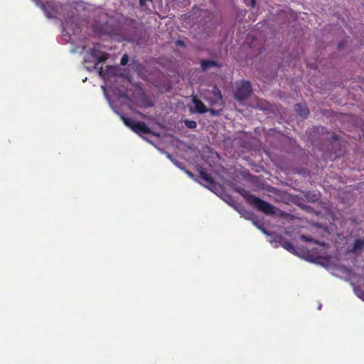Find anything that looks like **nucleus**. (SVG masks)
<instances>
[{"label":"nucleus","mask_w":364,"mask_h":364,"mask_svg":"<svg viewBox=\"0 0 364 364\" xmlns=\"http://www.w3.org/2000/svg\"><path fill=\"white\" fill-rule=\"evenodd\" d=\"M237 191L240 195H242L246 199L247 202L254 208H257L259 210L267 215H272L275 213V208L274 205L252 194H250L249 191L239 188Z\"/></svg>","instance_id":"obj_1"},{"label":"nucleus","mask_w":364,"mask_h":364,"mask_svg":"<svg viewBox=\"0 0 364 364\" xmlns=\"http://www.w3.org/2000/svg\"><path fill=\"white\" fill-rule=\"evenodd\" d=\"M120 117L126 126L139 135L141 134H149L152 133L150 128L144 122H136L134 119L126 117L122 114H120Z\"/></svg>","instance_id":"obj_2"},{"label":"nucleus","mask_w":364,"mask_h":364,"mask_svg":"<svg viewBox=\"0 0 364 364\" xmlns=\"http://www.w3.org/2000/svg\"><path fill=\"white\" fill-rule=\"evenodd\" d=\"M252 86L249 81H242L237 86L235 93V99L238 102H242L250 95L252 93Z\"/></svg>","instance_id":"obj_3"},{"label":"nucleus","mask_w":364,"mask_h":364,"mask_svg":"<svg viewBox=\"0 0 364 364\" xmlns=\"http://www.w3.org/2000/svg\"><path fill=\"white\" fill-rule=\"evenodd\" d=\"M274 240L279 242V245L288 252L294 255H298L296 248L290 242L284 240L282 235H277Z\"/></svg>","instance_id":"obj_4"},{"label":"nucleus","mask_w":364,"mask_h":364,"mask_svg":"<svg viewBox=\"0 0 364 364\" xmlns=\"http://www.w3.org/2000/svg\"><path fill=\"white\" fill-rule=\"evenodd\" d=\"M192 103L194 105V109L191 108L192 112H196L199 114H204L208 112V109L204 105V103L199 100L196 96H193L191 100Z\"/></svg>","instance_id":"obj_5"},{"label":"nucleus","mask_w":364,"mask_h":364,"mask_svg":"<svg viewBox=\"0 0 364 364\" xmlns=\"http://www.w3.org/2000/svg\"><path fill=\"white\" fill-rule=\"evenodd\" d=\"M211 93L213 95V97L210 99H206L210 105H215L222 102V92L216 85L213 86Z\"/></svg>","instance_id":"obj_6"},{"label":"nucleus","mask_w":364,"mask_h":364,"mask_svg":"<svg viewBox=\"0 0 364 364\" xmlns=\"http://www.w3.org/2000/svg\"><path fill=\"white\" fill-rule=\"evenodd\" d=\"M90 54L95 59H96L97 63L105 62L108 58V54L96 48H92L90 50Z\"/></svg>","instance_id":"obj_7"},{"label":"nucleus","mask_w":364,"mask_h":364,"mask_svg":"<svg viewBox=\"0 0 364 364\" xmlns=\"http://www.w3.org/2000/svg\"><path fill=\"white\" fill-rule=\"evenodd\" d=\"M200 67L202 71H206L213 67L220 68L221 65L213 60H200Z\"/></svg>","instance_id":"obj_8"},{"label":"nucleus","mask_w":364,"mask_h":364,"mask_svg":"<svg viewBox=\"0 0 364 364\" xmlns=\"http://www.w3.org/2000/svg\"><path fill=\"white\" fill-rule=\"evenodd\" d=\"M294 110L298 115L302 118H306L309 114V108L305 104H296L294 106Z\"/></svg>","instance_id":"obj_9"},{"label":"nucleus","mask_w":364,"mask_h":364,"mask_svg":"<svg viewBox=\"0 0 364 364\" xmlns=\"http://www.w3.org/2000/svg\"><path fill=\"white\" fill-rule=\"evenodd\" d=\"M236 210L237 212L240 214V215L245 218L246 220H251L252 223H254L255 220V215L251 211H249L246 210L243 206H239L236 208Z\"/></svg>","instance_id":"obj_10"},{"label":"nucleus","mask_w":364,"mask_h":364,"mask_svg":"<svg viewBox=\"0 0 364 364\" xmlns=\"http://www.w3.org/2000/svg\"><path fill=\"white\" fill-rule=\"evenodd\" d=\"M198 173H199V176L200 178L204 181L205 182H206L209 185H213L214 184V180L213 179V178L210 176V174H208L204 168H203L202 167H200L198 168Z\"/></svg>","instance_id":"obj_11"},{"label":"nucleus","mask_w":364,"mask_h":364,"mask_svg":"<svg viewBox=\"0 0 364 364\" xmlns=\"http://www.w3.org/2000/svg\"><path fill=\"white\" fill-rule=\"evenodd\" d=\"M37 5L44 11L47 17L51 18L53 16L50 13V9H51L52 7L50 3L47 2L46 4H43L42 2L37 1Z\"/></svg>","instance_id":"obj_12"},{"label":"nucleus","mask_w":364,"mask_h":364,"mask_svg":"<svg viewBox=\"0 0 364 364\" xmlns=\"http://www.w3.org/2000/svg\"><path fill=\"white\" fill-rule=\"evenodd\" d=\"M364 248V239H356L354 242L353 250L354 252Z\"/></svg>","instance_id":"obj_13"},{"label":"nucleus","mask_w":364,"mask_h":364,"mask_svg":"<svg viewBox=\"0 0 364 364\" xmlns=\"http://www.w3.org/2000/svg\"><path fill=\"white\" fill-rule=\"evenodd\" d=\"M184 124L187 128L191 129H193L197 127L196 122L193 120L186 119L184 120Z\"/></svg>","instance_id":"obj_14"},{"label":"nucleus","mask_w":364,"mask_h":364,"mask_svg":"<svg viewBox=\"0 0 364 364\" xmlns=\"http://www.w3.org/2000/svg\"><path fill=\"white\" fill-rule=\"evenodd\" d=\"M355 293L356 295L364 301V290L359 286L354 288Z\"/></svg>","instance_id":"obj_15"},{"label":"nucleus","mask_w":364,"mask_h":364,"mask_svg":"<svg viewBox=\"0 0 364 364\" xmlns=\"http://www.w3.org/2000/svg\"><path fill=\"white\" fill-rule=\"evenodd\" d=\"M331 139H332V141H331L332 145H334L336 144H340L339 136L337 134H333L331 136Z\"/></svg>","instance_id":"obj_16"},{"label":"nucleus","mask_w":364,"mask_h":364,"mask_svg":"<svg viewBox=\"0 0 364 364\" xmlns=\"http://www.w3.org/2000/svg\"><path fill=\"white\" fill-rule=\"evenodd\" d=\"M128 60H129V58H128V55L127 54H124L121 60H120V64L122 65H126L128 63Z\"/></svg>","instance_id":"obj_17"},{"label":"nucleus","mask_w":364,"mask_h":364,"mask_svg":"<svg viewBox=\"0 0 364 364\" xmlns=\"http://www.w3.org/2000/svg\"><path fill=\"white\" fill-rule=\"evenodd\" d=\"M300 238L301 240L304 241V242H315L316 243L317 242L316 241H315L314 239L312 238H310L308 236L306 235H301L300 236Z\"/></svg>","instance_id":"obj_18"},{"label":"nucleus","mask_w":364,"mask_h":364,"mask_svg":"<svg viewBox=\"0 0 364 364\" xmlns=\"http://www.w3.org/2000/svg\"><path fill=\"white\" fill-rule=\"evenodd\" d=\"M344 153V150L343 149H338V150H335L333 151V154L335 157L341 156Z\"/></svg>","instance_id":"obj_19"},{"label":"nucleus","mask_w":364,"mask_h":364,"mask_svg":"<svg viewBox=\"0 0 364 364\" xmlns=\"http://www.w3.org/2000/svg\"><path fill=\"white\" fill-rule=\"evenodd\" d=\"M253 224L257 226L264 234L267 235H269V233L268 232L265 230V228L261 227L260 225H258L257 222V221H254Z\"/></svg>","instance_id":"obj_20"},{"label":"nucleus","mask_w":364,"mask_h":364,"mask_svg":"<svg viewBox=\"0 0 364 364\" xmlns=\"http://www.w3.org/2000/svg\"><path fill=\"white\" fill-rule=\"evenodd\" d=\"M208 112H210L212 115H217L218 114V112L213 109H208Z\"/></svg>","instance_id":"obj_21"},{"label":"nucleus","mask_w":364,"mask_h":364,"mask_svg":"<svg viewBox=\"0 0 364 364\" xmlns=\"http://www.w3.org/2000/svg\"><path fill=\"white\" fill-rule=\"evenodd\" d=\"M147 1H152V0H139L141 6H144Z\"/></svg>","instance_id":"obj_22"},{"label":"nucleus","mask_w":364,"mask_h":364,"mask_svg":"<svg viewBox=\"0 0 364 364\" xmlns=\"http://www.w3.org/2000/svg\"><path fill=\"white\" fill-rule=\"evenodd\" d=\"M168 158H169V159L173 161V163L174 164H176L177 166H179V163H178L177 161H176V160H174V159H171V155H170V154H168Z\"/></svg>","instance_id":"obj_23"},{"label":"nucleus","mask_w":364,"mask_h":364,"mask_svg":"<svg viewBox=\"0 0 364 364\" xmlns=\"http://www.w3.org/2000/svg\"><path fill=\"white\" fill-rule=\"evenodd\" d=\"M186 173L191 178H193L194 176V175L191 171H186Z\"/></svg>","instance_id":"obj_24"},{"label":"nucleus","mask_w":364,"mask_h":364,"mask_svg":"<svg viewBox=\"0 0 364 364\" xmlns=\"http://www.w3.org/2000/svg\"><path fill=\"white\" fill-rule=\"evenodd\" d=\"M176 43H177V45L181 46H184V43L182 41H178Z\"/></svg>","instance_id":"obj_25"},{"label":"nucleus","mask_w":364,"mask_h":364,"mask_svg":"<svg viewBox=\"0 0 364 364\" xmlns=\"http://www.w3.org/2000/svg\"><path fill=\"white\" fill-rule=\"evenodd\" d=\"M256 4V0H251V6L252 7H255Z\"/></svg>","instance_id":"obj_26"},{"label":"nucleus","mask_w":364,"mask_h":364,"mask_svg":"<svg viewBox=\"0 0 364 364\" xmlns=\"http://www.w3.org/2000/svg\"><path fill=\"white\" fill-rule=\"evenodd\" d=\"M338 47V48H341L343 47L342 43H339Z\"/></svg>","instance_id":"obj_27"}]
</instances>
